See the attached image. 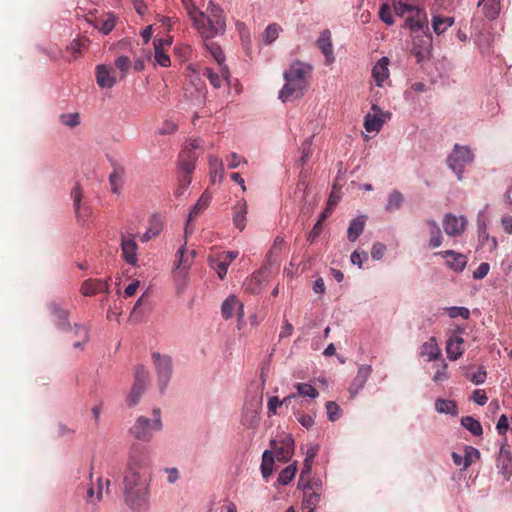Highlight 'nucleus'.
Listing matches in <instances>:
<instances>
[{"label":"nucleus","mask_w":512,"mask_h":512,"mask_svg":"<svg viewBox=\"0 0 512 512\" xmlns=\"http://www.w3.org/2000/svg\"><path fill=\"white\" fill-rule=\"evenodd\" d=\"M150 458L147 447L134 443L129 452L124 474V493L129 507L144 511L148 507Z\"/></svg>","instance_id":"obj_1"},{"label":"nucleus","mask_w":512,"mask_h":512,"mask_svg":"<svg viewBox=\"0 0 512 512\" xmlns=\"http://www.w3.org/2000/svg\"><path fill=\"white\" fill-rule=\"evenodd\" d=\"M311 66L302 62H294L283 73L285 84L279 92V99L283 102L301 98L309 86Z\"/></svg>","instance_id":"obj_2"},{"label":"nucleus","mask_w":512,"mask_h":512,"mask_svg":"<svg viewBox=\"0 0 512 512\" xmlns=\"http://www.w3.org/2000/svg\"><path fill=\"white\" fill-rule=\"evenodd\" d=\"M154 419L150 420L144 416L137 418L135 424L130 428V433L137 439L148 442L151 440L153 432L162 428L160 418V409H153Z\"/></svg>","instance_id":"obj_3"},{"label":"nucleus","mask_w":512,"mask_h":512,"mask_svg":"<svg viewBox=\"0 0 512 512\" xmlns=\"http://www.w3.org/2000/svg\"><path fill=\"white\" fill-rule=\"evenodd\" d=\"M149 382V372L145 369L144 366L138 365L135 368L134 374V383L132 385L131 391L126 398V404L128 407L136 406L142 394L144 393L147 384Z\"/></svg>","instance_id":"obj_4"},{"label":"nucleus","mask_w":512,"mask_h":512,"mask_svg":"<svg viewBox=\"0 0 512 512\" xmlns=\"http://www.w3.org/2000/svg\"><path fill=\"white\" fill-rule=\"evenodd\" d=\"M473 154L467 146L456 144L447 159L448 166L457 174L458 180L462 179L464 168L473 161Z\"/></svg>","instance_id":"obj_5"},{"label":"nucleus","mask_w":512,"mask_h":512,"mask_svg":"<svg viewBox=\"0 0 512 512\" xmlns=\"http://www.w3.org/2000/svg\"><path fill=\"white\" fill-rule=\"evenodd\" d=\"M412 13L414 14L408 16L405 19L403 27L409 28L414 33L420 31L423 32L426 37L424 42L427 45H430L432 42V37L429 34L428 17L425 10L417 6V8Z\"/></svg>","instance_id":"obj_6"},{"label":"nucleus","mask_w":512,"mask_h":512,"mask_svg":"<svg viewBox=\"0 0 512 512\" xmlns=\"http://www.w3.org/2000/svg\"><path fill=\"white\" fill-rule=\"evenodd\" d=\"M152 359L158 376L160 391L163 392L172 375V359L169 355H161L158 352L152 353Z\"/></svg>","instance_id":"obj_7"},{"label":"nucleus","mask_w":512,"mask_h":512,"mask_svg":"<svg viewBox=\"0 0 512 512\" xmlns=\"http://www.w3.org/2000/svg\"><path fill=\"white\" fill-rule=\"evenodd\" d=\"M206 17L211 18L214 21V26H210V28H204L203 33L206 36H217L218 34H223L226 28V20L223 9L210 1L207 7ZM203 30V27H202Z\"/></svg>","instance_id":"obj_8"},{"label":"nucleus","mask_w":512,"mask_h":512,"mask_svg":"<svg viewBox=\"0 0 512 512\" xmlns=\"http://www.w3.org/2000/svg\"><path fill=\"white\" fill-rule=\"evenodd\" d=\"M322 486L318 482H308L303 487L302 509L306 512H314L320 503Z\"/></svg>","instance_id":"obj_9"},{"label":"nucleus","mask_w":512,"mask_h":512,"mask_svg":"<svg viewBox=\"0 0 512 512\" xmlns=\"http://www.w3.org/2000/svg\"><path fill=\"white\" fill-rule=\"evenodd\" d=\"M271 452L273 458H276L280 462H288L294 453V441L291 437L278 441H271Z\"/></svg>","instance_id":"obj_10"},{"label":"nucleus","mask_w":512,"mask_h":512,"mask_svg":"<svg viewBox=\"0 0 512 512\" xmlns=\"http://www.w3.org/2000/svg\"><path fill=\"white\" fill-rule=\"evenodd\" d=\"M466 224L464 216L457 217L452 213H447L442 222L445 233L452 237L460 236L465 231Z\"/></svg>","instance_id":"obj_11"},{"label":"nucleus","mask_w":512,"mask_h":512,"mask_svg":"<svg viewBox=\"0 0 512 512\" xmlns=\"http://www.w3.org/2000/svg\"><path fill=\"white\" fill-rule=\"evenodd\" d=\"M374 114H367L364 119V127L367 132H378L383 126L387 118L390 117L389 112H383L377 105L372 106Z\"/></svg>","instance_id":"obj_12"},{"label":"nucleus","mask_w":512,"mask_h":512,"mask_svg":"<svg viewBox=\"0 0 512 512\" xmlns=\"http://www.w3.org/2000/svg\"><path fill=\"white\" fill-rule=\"evenodd\" d=\"M442 258L447 259L446 265L454 272H462L467 265V257L462 253H457L454 250H446L435 253Z\"/></svg>","instance_id":"obj_13"},{"label":"nucleus","mask_w":512,"mask_h":512,"mask_svg":"<svg viewBox=\"0 0 512 512\" xmlns=\"http://www.w3.org/2000/svg\"><path fill=\"white\" fill-rule=\"evenodd\" d=\"M234 311H237L239 321L244 317V306L243 303L238 300L234 295L229 296L224 300L221 306V314L225 320L233 317Z\"/></svg>","instance_id":"obj_14"},{"label":"nucleus","mask_w":512,"mask_h":512,"mask_svg":"<svg viewBox=\"0 0 512 512\" xmlns=\"http://www.w3.org/2000/svg\"><path fill=\"white\" fill-rule=\"evenodd\" d=\"M121 249L125 261L135 266L137 264V243L135 242V236L129 235L128 237L122 236Z\"/></svg>","instance_id":"obj_15"},{"label":"nucleus","mask_w":512,"mask_h":512,"mask_svg":"<svg viewBox=\"0 0 512 512\" xmlns=\"http://www.w3.org/2000/svg\"><path fill=\"white\" fill-rule=\"evenodd\" d=\"M206 50L210 53L213 59L218 63L220 72L224 78H229L230 72L228 67L224 64L225 55L221 47L215 42L204 41Z\"/></svg>","instance_id":"obj_16"},{"label":"nucleus","mask_w":512,"mask_h":512,"mask_svg":"<svg viewBox=\"0 0 512 512\" xmlns=\"http://www.w3.org/2000/svg\"><path fill=\"white\" fill-rule=\"evenodd\" d=\"M71 197L78 220L85 221L90 216L91 210L89 206L81 203L82 189L79 185L73 187Z\"/></svg>","instance_id":"obj_17"},{"label":"nucleus","mask_w":512,"mask_h":512,"mask_svg":"<svg viewBox=\"0 0 512 512\" xmlns=\"http://www.w3.org/2000/svg\"><path fill=\"white\" fill-rule=\"evenodd\" d=\"M389 63L388 57H382L379 59L372 69V77L378 87H382L383 83L389 78Z\"/></svg>","instance_id":"obj_18"},{"label":"nucleus","mask_w":512,"mask_h":512,"mask_svg":"<svg viewBox=\"0 0 512 512\" xmlns=\"http://www.w3.org/2000/svg\"><path fill=\"white\" fill-rule=\"evenodd\" d=\"M498 468L506 479L512 474V452L508 448L506 441L500 447Z\"/></svg>","instance_id":"obj_19"},{"label":"nucleus","mask_w":512,"mask_h":512,"mask_svg":"<svg viewBox=\"0 0 512 512\" xmlns=\"http://www.w3.org/2000/svg\"><path fill=\"white\" fill-rule=\"evenodd\" d=\"M197 158L198 153H191V150L183 149L179 154L180 174L191 176L195 169V162Z\"/></svg>","instance_id":"obj_20"},{"label":"nucleus","mask_w":512,"mask_h":512,"mask_svg":"<svg viewBox=\"0 0 512 512\" xmlns=\"http://www.w3.org/2000/svg\"><path fill=\"white\" fill-rule=\"evenodd\" d=\"M262 398H256L250 404H246L243 410L242 422L244 425L253 427L258 421V411L261 407Z\"/></svg>","instance_id":"obj_21"},{"label":"nucleus","mask_w":512,"mask_h":512,"mask_svg":"<svg viewBox=\"0 0 512 512\" xmlns=\"http://www.w3.org/2000/svg\"><path fill=\"white\" fill-rule=\"evenodd\" d=\"M248 213L247 202L242 199L238 201L233 207L232 219L234 226L243 231L246 226V216Z\"/></svg>","instance_id":"obj_22"},{"label":"nucleus","mask_w":512,"mask_h":512,"mask_svg":"<svg viewBox=\"0 0 512 512\" xmlns=\"http://www.w3.org/2000/svg\"><path fill=\"white\" fill-rule=\"evenodd\" d=\"M372 368L369 365H362L358 368L357 375L352 381L349 391L354 396L357 394L365 385L368 378L370 377Z\"/></svg>","instance_id":"obj_23"},{"label":"nucleus","mask_w":512,"mask_h":512,"mask_svg":"<svg viewBox=\"0 0 512 512\" xmlns=\"http://www.w3.org/2000/svg\"><path fill=\"white\" fill-rule=\"evenodd\" d=\"M108 291L107 282L100 279H87L82 283L81 293L84 296H93Z\"/></svg>","instance_id":"obj_24"},{"label":"nucleus","mask_w":512,"mask_h":512,"mask_svg":"<svg viewBox=\"0 0 512 512\" xmlns=\"http://www.w3.org/2000/svg\"><path fill=\"white\" fill-rule=\"evenodd\" d=\"M464 340L462 337L453 335L451 336L446 345L447 356L450 360L454 361L460 358L464 353L463 348Z\"/></svg>","instance_id":"obj_25"},{"label":"nucleus","mask_w":512,"mask_h":512,"mask_svg":"<svg viewBox=\"0 0 512 512\" xmlns=\"http://www.w3.org/2000/svg\"><path fill=\"white\" fill-rule=\"evenodd\" d=\"M317 47L324 54L328 64L334 61L331 32L329 30L326 29L321 32L320 37L317 40Z\"/></svg>","instance_id":"obj_26"},{"label":"nucleus","mask_w":512,"mask_h":512,"mask_svg":"<svg viewBox=\"0 0 512 512\" xmlns=\"http://www.w3.org/2000/svg\"><path fill=\"white\" fill-rule=\"evenodd\" d=\"M96 80L101 88H111L116 82V79L110 75V71L105 65L96 67Z\"/></svg>","instance_id":"obj_27"},{"label":"nucleus","mask_w":512,"mask_h":512,"mask_svg":"<svg viewBox=\"0 0 512 512\" xmlns=\"http://www.w3.org/2000/svg\"><path fill=\"white\" fill-rule=\"evenodd\" d=\"M267 270L260 269L258 272L254 273L249 281L246 284V289L250 291L252 294H258L263 288V282L266 279Z\"/></svg>","instance_id":"obj_28"},{"label":"nucleus","mask_w":512,"mask_h":512,"mask_svg":"<svg viewBox=\"0 0 512 512\" xmlns=\"http://www.w3.org/2000/svg\"><path fill=\"white\" fill-rule=\"evenodd\" d=\"M71 333L73 334L71 339L75 338L73 347L76 349H83V346L89 341V332L87 327L75 324Z\"/></svg>","instance_id":"obj_29"},{"label":"nucleus","mask_w":512,"mask_h":512,"mask_svg":"<svg viewBox=\"0 0 512 512\" xmlns=\"http://www.w3.org/2000/svg\"><path fill=\"white\" fill-rule=\"evenodd\" d=\"M209 168L211 181H221L224 178V166L222 160L217 156L209 157Z\"/></svg>","instance_id":"obj_30"},{"label":"nucleus","mask_w":512,"mask_h":512,"mask_svg":"<svg viewBox=\"0 0 512 512\" xmlns=\"http://www.w3.org/2000/svg\"><path fill=\"white\" fill-rule=\"evenodd\" d=\"M366 223L365 216H358L350 222L348 227V239L351 242H354L358 239L360 234L364 231Z\"/></svg>","instance_id":"obj_31"},{"label":"nucleus","mask_w":512,"mask_h":512,"mask_svg":"<svg viewBox=\"0 0 512 512\" xmlns=\"http://www.w3.org/2000/svg\"><path fill=\"white\" fill-rule=\"evenodd\" d=\"M213 22L214 21H212L211 18L206 17V14L204 12L197 13L195 16V20L193 21V24L204 41L211 40L212 38L215 37V36H206L203 33L204 29L202 30V26H203V28H208V29L210 28V26H214Z\"/></svg>","instance_id":"obj_32"},{"label":"nucleus","mask_w":512,"mask_h":512,"mask_svg":"<svg viewBox=\"0 0 512 512\" xmlns=\"http://www.w3.org/2000/svg\"><path fill=\"white\" fill-rule=\"evenodd\" d=\"M94 27L99 29L103 34L108 35L115 27V15L109 12L105 14L104 17L97 18Z\"/></svg>","instance_id":"obj_33"},{"label":"nucleus","mask_w":512,"mask_h":512,"mask_svg":"<svg viewBox=\"0 0 512 512\" xmlns=\"http://www.w3.org/2000/svg\"><path fill=\"white\" fill-rule=\"evenodd\" d=\"M426 224L428 225L429 232H430L429 246L431 248H437V247L441 246L443 236H442L441 229H440L439 225L437 224V222L434 220H427Z\"/></svg>","instance_id":"obj_34"},{"label":"nucleus","mask_w":512,"mask_h":512,"mask_svg":"<svg viewBox=\"0 0 512 512\" xmlns=\"http://www.w3.org/2000/svg\"><path fill=\"white\" fill-rule=\"evenodd\" d=\"M210 194L204 192L189 213V222L194 221L210 204Z\"/></svg>","instance_id":"obj_35"},{"label":"nucleus","mask_w":512,"mask_h":512,"mask_svg":"<svg viewBox=\"0 0 512 512\" xmlns=\"http://www.w3.org/2000/svg\"><path fill=\"white\" fill-rule=\"evenodd\" d=\"M478 6H483V13L488 19H495L500 12V0H479Z\"/></svg>","instance_id":"obj_36"},{"label":"nucleus","mask_w":512,"mask_h":512,"mask_svg":"<svg viewBox=\"0 0 512 512\" xmlns=\"http://www.w3.org/2000/svg\"><path fill=\"white\" fill-rule=\"evenodd\" d=\"M50 310H51L52 314L57 319L56 324H57L58 328L65 330L67 327H69V322H68L69 312H68V310L61 308L56 303L50 304Z\"/></svg>","instance_id":"obj_37"},{"label":"nucleus","mask_w":512,"mask_h":512,"mask_svg":"<svg viewBox=\"0 0 512 512\" xmlns=\"http://www.w3.org/2000/svg\"><path fill=\"white\" fill-rule=\"evenodd\" d=\"M186 243L179 248V250L176 253L177 257V268L187 270L192 263L193 258L195 257V251L192 250L189 255H186L187 250L185 247Z\"/></svg>","instance_id":"obj_38"},{"label":"nucleus","mask_w":512,"mask_h":512,"mask_svg":"<svg viewBox=\"0 0 512 512\" xmlns=\"http://www.w3.org/2000/svg\"><path fill=\"white\" fill-rule=\"evenodd\" d=\"M421 355L427 356L428 361L435 360L441 355L440 349L434 338H431L429 341L423 344Z\"/></svg>","instance_id":"obj_39"},{"label":"nucleus","mask_w":512,"mask_h":512,"mask_svg":"<svg viewBox=\"0 0 512 512\" xmlns=\"http://www.w3.org/2000/svg\"><path fill=\"white\" fill-rule=\"evenodd\" d=\"M123 168H115L113 172L109 175V182L111 185V190L115 194H119L122 186H123Z\"/></svg>","instance_id":"obj_40"},{"label":"nucleus","mask_w":512,"mask_h":512,"mask_svg":"<svg viewBox=\"0 0 512 512\" xmlns=\"http://www.w3.org/2000/svg\"><path fill=\"white\" fill-rule=\"evenodd\" d=\"M435 409L439 413L457 415L458 408L454 401L446 399H437L435 402Z\"/></svg>","instance_id":"obj_41"},{"label":"nucleus","mask_w":512,"mask_h":512,"mask_svg":"<svg viewBox=\"0 0 512 512\" xmlns=\"http://www.w3.org/2000/svg\"><path fill=\"white\" fill-rule=\"evenodd\" d=\"M404 202L402 193L398 190H393L389 196L385 206L386 211L393 212L399 210Z\"/></svg>","instance_id":"obj_42"},{"label":"nucleus","mask_w":512,"mask_h":512,"mask_svg":"<svg viewBox=\"0 0 512 512\" xmlns=\"http://www.w3.org/2000/svg\"><path fill=\"white\" fill-rule=\"evenodd\" d=\"M274 458L273 453L266 450L262 455L261 472L265 479H268L273 472Z\"/></svg>","instance_id":"obj_43"},{"label":"nucleus","mask_w":512,"mask_h":512,"mask_svg":"<svg viewBox=\"0 0 512 512\" xmlns=\"http://www.w3.org/2000/svg\"><path fill=\"white\" fill-rule=\"evenodd\" d=\"M454 23L452 17H440L434 16L432 20V27L436 34L440 35L445 32L448 27H451Z\"/></svg>","instance_id":"obj_44"},{"label":"nucleus","mask_w":512,"mask_h":512,"mask_svg":"<svg viewBox=\"0 0 512 512\" xmlns=\"http://www.w3.org/2000/svg\"><path fill=\"white\" fill-rule=\"evenodd\" d=\"M418 5L408 3V0H392V8L396 15L403 17L408 12H413Z\"/></svg>","instance_id":"obj_45"},{"label":"nucleus","mask_w":512,"mask_h":512,"mask_svg":"<svg viewBox=\"0 0 512 512\" xmlns=\"http://www.w3.org/2000/svg\"><path fill=\"white\" fill-rule=\"evenodd\" d=\"M464 428L470 431L474 436H480L483 433L481 423L471 416H465L461 419Z\"/></svg>","instance_id":"obj_46"},{"label":"nucleus","mask_w":512,"mask_h":512,"mask_svg":"<svg viewBox=\"0 0 512 512\" xmlns=\"http://www.w3.org/2000/svg\"><path fill=\"white\" fill-rule=\"evenodd\" d=\"M155 50V61L162 67H169L171 60L164 49H161V42H153Z\"/></svg>","instance_id":"obj_47"},{"label":"nucleus","mask_w":512,"mask_h":512,"mask_svg":"<svg viewBox=\"0 0 512 512\" xmlns=\"http://www.w3.org/2000/svg\"><path fill=\"white\" fill-rule=\"evenodd\" d=\"M203 76H205L210 84L214 88H220L222 85L223 80H227L228 78H224L222 73L220 72V75L216 72H214L211 68L206 67L203 71Z\"/></svg>","instance_id":"obj_48"},{"label":"nucleus","mask_w":512,"mask_h":512,"mask_svg":"<svg viewBox=\"0 0 512 512\" xmlns=\"http://www.w3.org/2000/svg\"><path fill=\"white\" fill-rule=\"evenodd\" d=\"M297 468L295 465H289L285 469L281 471L278 477V482L281 485H287L289 484L293 478L295 477Z\"/></svg>","instance_id":"obj_49"},{"label":"nucleus","mask_w":512,"mask_h":512,"mask_svg":"<svg viewBox=\"0 0 512 512\" xmlns=\"http://www.w3.org/2000/svg\"><path fill=\"white\" fill-rule=\"evenodd\" d=\"M59 121L67 127L74 128L80 124V115L79 113H64L59 116Z\"/></svg>","instance_id":"obj_50"},{"label":"nucleus","mask_w":512,"mask_h":512,"mask_svg":"<svg viewBox=\"0 0 512 512\" xmlns=\"http://www.w3.org/2000/svg\"><path fill=\"white\" fill-rule=\"evenodd\" d=\"M379 18L386 25L391 26L394 24V18L392 16V8L388 3H383L379 9Z\"/></svg>","instance_id":"obj_51"},{"label":"nucleus","mask_w":512,"mask_h":512,"mask_svg":"<svg viewBox=\"0 0 512 512\" xmlns=\"http://www.w3.org/2000/svg\"><path fill=\"white\" fill-rule=\"evenodd\" d=\"M480 458V452L471 446H467L465 448V455H464V462H463V469H467L475 459Z\"/></svg>","instance_id":"obj_52"},{"label":"nucleus","mask_w":512,"mask_h":512,"mask_svg":"<svg viewBox=\"0 0 512 512\" xmlns=\"http://www.w3.org/2000/svg\"><path fill=\"white\" fill-rule=\"evenodd\" d=\"M296 389L298 394L304 397L316 398L319 395L318 391L308 383H298Z\"/></svg>","instance_id":"obj_53"},{"label":"nucleus","mask_w":512,"mask_h":512,"mask_svg":"<svg viewBox=\"0 0 512 512\" xmlns=\"http://www.w3.org/2000/svg\"><path fill=\"white\" fill-rule=\"evenodd\" d=\"M210 265L212 268H214L219 276L220 279H223L227 273L229 264L225 262L224 260L220 259H213L211 258L209 260Z\"/></svg>","instance_id":"obj_54"},{"label":"nucleus","mask_w":512,"mask_h":512,"mask_svg":"<svg viewBox=\"0 0 512 512\" xmlns=\"http://www.w3.org/2000/svg\"><path fill=\"white\" fill-rule=\"evenodd\" d=\"M281 27L277 24H270L264 32V41L268 44L278 38Z\"/></svg>","instance_id":"obj_55"},{"label":"nucleus","mask_w":512,"mask_h":512,"mask_svg":"<svg viewBox=\"0 0 512 512\" xmlns=\"http://www.w3.org/2000/svg\"><path fill=\"white\" fill-rule=\"evenodd\" d=\"M295 397V395H289L285 397L282 401H280L277 397H270L268 400V409L272 413H276L277 408L280 407L283 404L290 403L291 399Z\"/></svg>","instance_id":"obj_56"},{"label":"nucleus","mask_w":512,"mask_h":512,"mask_svg":"<svg viewBox=\"0 0 512 512\" xmlns=\"http://www.w3.org/2000/svg\"><path fill=\"white\" fill-rule=\"evenodd\" d=\"M446 310L451 318L461 317L463 319H468L470 316L469 309L465 307H449Z\"/></svg>","instance_id":"obj_57"},{"label":"nucleus","mask_w":512,"mask_h":512,"mask_svg":"<svg viewBox=\"0 0 512 512\" xmlns=\"http://www.w3.org/2000/svg\"><path fill=\"white\" fill-rule=\"evenodd\" d=\"M434 367L436 368V372L433 376L435 382H442L448 379V365L445 362H442L440 365H435Z\"/></svg>","instance_id":"obj_58"},{"label":"nucleus","mask_w":512,"mask_h":512,"mask_svg":"<svg viewBox=\"0 0 512 512\" xmlns=\"http://www.w3.org/2000/svg\"><path fill=\"white\" fill-rule=\"evenodd\" d=\"M191 183V176L179 174V185L175 191L176 196H181L187 190Z\"/></svg>","instance_id":"obj_59"},{"label":"nucleus","mask_w":512,"mask_h":512,"mask_svg":"<svg viewBox=\"0 0 512 512\" xmlns=\"http://www.w3.org/2000/svg\"><path fill=\"white\" fill-rule=\"evenodd\" d=\"M88 42V39H76L67 47V49L71 51V53L74 55V58H76L77 54L81 53L82 49L86 47Z\"/></svg>","instance_id":"obj_60"},{"label":"nucleus","mask_w":512,"mask_h":512,"mask_svg":"<svg viewBox=\"0 0 512 512\" xmlns=\"http://www.w3.org/2000/svg\"><path fill=\"white\" fill-rule=\"evenodd\" d=\"M386 251V246L383 243L376 242L371 249V257L374 260H380L383 258Z\"/></svg>","instance_id":"obj_61"},{"label":"nucleus","mask_w":512,"mask_h":512,"mask_svg":"<svg viewBox=\"0 0 512 512\" xmlns=\"http://www.w3.org/2000/svg\"><path fill=\"white\" fill-rule=\"evenodd\" d=\"M326 410L329 420L335 421L339 418V406L336 402L329 401L326 404Z\"/></svg>","instance_id":"obj_62"},{"label":"nucleus","mask_w":512,"mask_h":512,"mask_svg":"<svg viewBox=\"0 0 512 512\" xmlns=\"http://www.w3.org/2000/svg\"><path fill=\"white\" fill-rule=\"evenodd\" d=\"M471 399L476 404H478L480 406H484L487 403V401H488V397H487L485 391L482 390V389L474 390L473 393H472Z\"/></svg>","instance_id":"obj_63"},{"label":"nucleus","mask_w":512,"mask_h":512,"mask_svg":"<svg viewBox=\"0 0 512 512\" xmlns=\"http://www.w3.org/2000/svg\"><path fill=\"white\" fill-rule=\"evenodd\" d=\"M115 66L117 69H119L122 73H126L128 69L131 66V61L127 56H119L115 60Z\"/></svg>","instance_id":"obj_64"}]
</instances>
